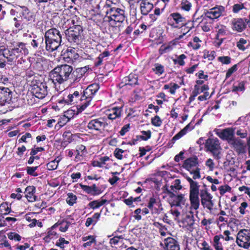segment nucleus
Returning a JSON list of instances; mask_svg holds the SVG:
<instances>
[{
  "label": "nucleus",
  "instance_id": "nucleus-1",
  "mask_svg": "<svg viewBox=\"0 0 250 250\" xmlns=\"http://www.w3.org/2000/svg\"><path fill=\"white\" fill-rule=\"evenodd\" d=\"M99 89L98 84L93 83L83 90L81 88L80 90L69 94L66 97L58 99L57 102L59 104H75L78 110L82 112L91 104V101Z\"/></svg>",
  "mask_w": 250,
  "mask_h": 250
},
{
  "label": "nucleus",
  "instance_id": "nucleus-2",
  "mask_svg": "<svg viewBox=\"0 0 250 250\" xmlns=\"http://www.w3.org/2000/svg\"><path fill=\"white\" fill-rule=\"evenodd\" d=\"M104 8H107L105 15V21L124 23L127 19L125 8L116 6L115 3L111 0H106Z\"/></svg>",
  "mask_w": 250,
  "mask_h": 250
},
{
  "label": "nucleus",
  "instance_id": "nucleus-3",
  "mask_svg": "<svg viewBox=\"0 0 250 250\" xmlns=\"http://www.w3.org/2000/svg\"><path fill=\"white\" fill-rule=\"evenodd\" d=\"M73 67L67 64L58 65L49 74V80L54 85L61 84L69 80Z\"/></svg>",
  "mask_w": 250,
  "mask_h": 250
},
{
  "label": "nucleus",
  "instance_id": "nucleus-4",
  "mask_svg": "<svg viewBox=\"0 0 250 250\" xmlns=\"http://www.w3.org/2000/svg\"><path fill=\"white\" fill-rule=\"evenodd\" d=\"M184 176L189 183L190 208V209L197 210L200 206V199L199 197L200 186L197 182L194 181L186 174H185Z\"/></svg>",
  "mask_w": 250,
  "mask_h": 250
},
{
  "label": "nucleus",
  "instance_id": "nucleus-5",
  "mask_svg": "<svg viewBox=\"0 0 250 250\" xmlns=\"http://www.w3.org/2000/svg\"><path fill=\"white\" fill-rule=\"evenodd\" d=\"M190 22L191 21L187 20L186 17L178 12L171 13L166 19L167 25L172 28L180 29Z\"/></svg>",
  "mask_w": 250,
  "mask_h": 250
},
{
  "label": "nucleus",
  "instance_id": "nucleus-6",
  "mask_svg": "<svg viewBox=\"0 0 250 250\" xmlns=\"http://www.w3.org/2000/svg\"><path fill=\"white\" fill-rule=\"evenodd\" d=\"M37 77H35L32 80L31 91L35 97L42 99L47 94V86L45 82H42Z\"/></svg>",
  "mask_w": 250,
  "mask_h": 250
},
{
  "label": "nucleus",
  "instance_id": "nucleus-7",
  "mask_svg": "<svg viewBox=\"0 0 250 250\" xmlns=\"http://www.w3.org/2000/svg\"><path fill=\"white\" fill-rule=\"evenodd\" d=\"M83 31L69 27L65 31L66 38L71 46H82L83 42Z\"/></svg>",
  "mask_w": 250,
  "mask_h": 250
},
{
  "label": "nucleus",
  "instance_id": "nucleus-8",
  "mask_svg": "<svg viewBox=\"0 0 250 250\" xmlns=\"http://www.w3.org/2000/svg\"><path fill=\"white\" fill-rule=\"evenodd\" d=\"M235 242L241 248L250 249V229H240L237 233Z\"/></svg>",
  "mask_w": 250,
  "mask_h": 250
},
{
  "label": "nucleus",
  "instance_id": "nucleus-9",
  "mask_svg": "<svg viewBox=\"0 0 250 250\" xmlns=\"http://www.w3.org/2000/svg\"><path fill=\"white\" fill-rule=\"evenodd\" d=\"M205 147L207 151L212 153L214 159L219 160L221 158V148L217 138H208L206 141Z\"/></svg>",
  "mask_w": 250,
  "mask_h": 250
},
{
  "label": "nucleus",
  "instance_id": "nucleus-10",
  "mask_svg": "<svg viewBox=\"0 0 250 250\" xmlns=\"http://www.w3.org/2000/svg\"><path fill=\"white\" fill-rule=\"evenodd\" d=\"M108 125L106 119L104 117L92 118L89 120L86 127L91 131L102 132Z\"/></svg>",
  "mask_w": 250,
  "mask_h": 250
},
{
  "label": "nucleus",
  "instance_id": "nucleus-11",
  "mask_svg": "<svg viewBox=\"0 0 250 250\" xmlns=\"http://www.w3.org/2000/svg\"><path fill=\"white\" fill-rule=\"evenodd\" d=\"M79 185L83 192L93 196L99 195L106 188V186L105 184L100 185V183L97 185L93 184L90 186L84 185L82 184H80Z\"/></svg>",
  "mask_w": 250,
  "mask_h": 250
},
{
  "label": "nucleus",
  "instance_id": "nucleus-12",
  "mask_svg": "<svg viewBox=\"0 0 250 250\" xmlns=\"http://www.w3.org/2000/svg\"><path fill=\"white\" fill-rule=\"evenodd\" d=\"M201 204L204 208L211 210L214 204L212 200L213 196L206 190H201L199 193Z\"/></svg>",
  "mask_w": 250,
  "mask_h": 250
},
{
  "label": "nucleus",
  "instance_id": "nucleus-13",
  "mask_svg": "<svg viewBox=\"0 0 250 250\" xmlns=\"http://www.w3.org/2000/svg\"><path fill=\"white\" fill-rule=\"evenodd\" d=\"M138 84V76L135 74L130 73L128 76L124 78L119 85L120 88L131 89Z\"/></svg>",
  "mask_w": 250,
  "mask_h": 250
},
{
  "label": "nucleus",
  "instance_id": "nucleus-14",
  "mask_svg": "<svg viewBox=\"0 0 250 250\" xmlns=\"http://www.w3.org/2000/svg\"><path fill=\"white\" fill-rule=\"evenodd\" d=\"M225 11V7L222 5H216L204 12L205 16L211 20L218 19Z\"/></svg>",
  "mask_w": 250,
  "mask_h": 250
},
{
  "label": "nucleus",
  "instance_id": "nucleus-15",
  "mask_svg": "<svg viewBox=\"0 0 250 250\" xmlns=\"http://www.w3.org/2000/svg\"><path fill=\"white\" fill-rule=\"evenodd\" d=\"M12 92L8 87L0 86V105L9 104L12 102Z\"/></svg>",
  "mask_w": 250,
  "mask_h": 250
},
{
  "label": "nucleus",
  "instance_id": "nucleus-16",
  "mask_svg": "<svg viewBox=\"0 0 250 250\" xmlns=\"http://www.w3.org/2000/svg\"><path fill=\"white\" fill-rule=\"evenodd\" d=\"M63 220L62 221H58L50 228L47 229L46 236L43 238V240L46 242H49L51 239H56L59 237V234L57 231V228L62 224Z\"/></svg>",
  "mask_w": 250,
  "mask_h": 250
},
{
  "label": "nucleus",
  "instance_id": "nucleus-17",
  "mask_svg": "<svg viewBox=\"0 0 250 250\" xmlns=\"http://www.w3.org/2000/svg\"><path fill=\"white\" fill-rule=\"evenodd\" d=\"M109 23V31L110 33V38L114 39L119 37L122 33V30L124 27V23L115 22L111 21H107Z\"/></svg>",
  "mask_w": 250,
  "mask_h": 250
},
{
  "label": "nucleus",
  "instance_id": "nucleus-18",
  "mask_svg": "<svg viewBox=\"0 0 250 250\" xmlns=\"http://www.w3.org/2000/svg\"><path fill=\"white\" fill-rule=\"evenodd\" d=\"M246 21V20H245V18H233L231 21L232 30L237 32H243L247 27Z\"/></svg>",
  "mask_w": 250,
  "mask_h": 250
},
{
  "label": "nucleus",
  "instance_id": "nucleus-19",
  "mask_svg": "<svg viewBox=\"0 0 250 250\" xmlns=\"http://www.w3.org/2000/svg\"><path fill=\"white\" fill-rule=\"evenodd\" d=\"M229 144L239 154L246 152V145L244 141L239 138L235 137Z\"/></svg>",
  "mask_w": 250,
  "mask_h": 250
},
{
  "label": "nucleus",
  "instance_id": "nucleus-20",
  "mask_svg": "<svg viewBox=\"0 0 250 250\" xmlns=\"http://www.w3.org/2000/svg\"><path fill=\"white\" fill-rule=\"evenodd\" d=\"M123 106H115L108 109L106 113L107 119L111 121L120 119L123 114Z\"/></svg>",
  "mask_w": 250,
  "mask_h": 250
},
{
  "label": "nucleus",
  "instance_id": "nucleus-21",
  "mask_svg": "<svg viewBox=\"0 0 250 250\" xmlns=\"http://www.w3.org/2000/svg\"><path fill=\"white\" fill-rule=\"evenodd\" d=\"M161 245L163 246L164 250H180L178 241L171 237L164 239Z\"/></svg>",
  "mask_w": 250,
  "mask_h": 250
},
{
  "label": "nucleus",
  "instance_id": "nucleus-22",
  "mask_svg": "<svg viewBox=\"0 0 250 250\" xmlns=\"http://www.w3.org/2000/svg\"><path fill=\"white\" fill-rule=\"evenodd\" d=\"M182 167L188 171L199 167L198 158L197 156H194L186 159L183 162Z\"/></svg>",
  "mask_w": 250,
  "mask_h": 250
},
{
  "label": "nucleus",
  "instance_id": "nucleus-23",
  "mask_svg": "<svg viewBox=\"0 0 250 250\" xmlns=\"http://www.w3.org/2000/svg\"><path fill=\"white\" fill-rule=\"evenodd\" d=\"M87 16L89 20L93 21L98 25L102 24L104 21H105V16L96 12L93 9L89 11Z\"/></svg>",
  "mask_w": 250,
  "mask_h": 250
},
{
  "label": "nucleus",
  "instance_id": "nucleus-24",
  "mask_svg": "<svg viewBox=\"0 0 250 250\" xmlns=\"http://www.w3.org/2000/svg\"><path fill=\"white\" fill-rule=\"evenodd\" d=\"M8 52L9 53L8 64L18 65V64H21L23 60L14 47L13 48H8Z\"/></svg>",
  "mask_w": 250,
  "mask_h": 250
},
{
  "label": "nucleus",
  "instance_id": "nucleus-25",
  "mask_svg": "<svg viewBox=\"0 0 250 250\" xmlns=\"http://www.w3.org/2000/svg\"><path fill=\"white\" fill-rule=\"evenodd\" d=\"M81 46H71L67 48L65 53H64L66 58L69 59L68 62L71 61L72 62L76 61L79 57V55L77 53L79 48Z\"/></svg>",
  "mask_w": 250,
  "mask_h": 250
},
{
  "label": "nucleus",
  "instance_id": "nucleus-26",
  "mask_svg": "<svg viewBox=\"0 0 250 250\" xmlns=\"http://www.w3.org/2000/svg\"><path fill=\"white\" fill-rule=\"evenodd\" d=\"M44 39L58 40L60 42H62V34L58 29L53 27L45 32Z\"/></svg>",
  "mask_w": 250,
  "mask_h": 250
},
{
  "label": "nucleus",
  "instance_id": "nucleus-27",
  "mask_svg": "<svg viewBox=\"0 0 250 250\" xmlns=\"http://www.w3.org/2000/svg\"><path fill=\"white\" fill-rule=\"evenodd\" d=\"M234 134V129L233 128L229 127L222 130L218 134V135L221 139L227 140L229 144L235 137Z\"/></svg>",
  "mask_w": 250,
  "mask_h": 250
},
{
  "label": "nucleus",
  "instance_id": "nucleus-28",
  "mask_svg": "<svg viewBox=\"0 0 250 250\" xmlns=\"http://www.w3.org/2000/svg\"><path fill=\"white\" fill-rule=\"evenodd\" d=\"M85 67L84 68H77L75 70H72L71 72V77L69 79L71 83H76L79 82L83 78L85 74Z\"/></svg>",
  "mask_w": 250,
  "mask_h": 250
},
{
  "label": "nucleus",
  "instance_id": "nucleus-29",
  "mask_svg": "<svg viewBox=\"0 0 250 250\" xmlns=\"http://www.w3.org/2000/svg\"><path fill=\"white\" fill-rule=\"evenodd\" d=\"M45 43V50L49 53H52L58 50L62 45V42H60L58 40H48L44 39Z\"/></svg>",
  "mask_w": 250,
  "mask_h": 250
},
{
  "label": "nucleus",
  "instance_id": "nucleus-30",
  "mask_svg": "<svg viewBox=\"0 0 250 250\" xmlns=\"http://www.w3.org/2000/svg\"><path fill=\"white\" fill-rule=\"evenodd\" d=\"M8 47L5 46L0 47V68H3L8 64L9 57Z\"/></svg>",
  "mask_w": 250,
  "mask_h": 250
},
{
  "label": "nucleus",
  "instance_id": "nucleus-31",
  "mask_svg": "<svg viewBox=\"0 0 250 250\" xmlns=\"http://www.w3.org/2000/svg\"><path fill=\"white\" fill-rule=\"evenodd\" d=\"M140 4V9L142 15L146 16L153 9L154 5L148 0H141Z\"/></svg>",
  "mask_w": 250,
  "mask_h": 250
},
{
  "label": "nucleus",
  "instance_id": "nucleus-32",
  "mask_svg": "<svg viewBox=\"0 0 250 250\" xmlns=\"http://www.w3.org/2000/svg\"><path fill=\"white\" fill-rule=\"evenodd\" d=\"M178 42L177 39H174L167 43L163 44L159 49V53L163 55L166 53L170 52L173 50L174 47L177 45Z\"/></svg>",
  "mask_w": 250,
  "mask_h": 250
},
{
  "label": "nucleus",
  "instance_id": "nucleus-33",
  "mask_svg": "<svg viewBox=\"0 0 250 250\" xmlns=\"http://www.w3.org/2000/svg\"><path fill=\"white\" fill-rule=\"evenodd\" d=\"M25 197L29 202H33L37 200V196L35 195L36 187L34 186H27L24 192Z\"/></svg>",
  "mask_w": 250,
  "mask_h": 250
},
{
  "label": "nucleus",
  "instance_id": "nucleus-34",
  "mask_svg": "<svg viewBox=\"0 0 250 250\" xmlns=\"http://www.w3.org/2000/svg\"><path fill=\"white\" fill-rule=\"evenodd\" d=\"M77 152L74 161L76 162H81L84 160V158L87 151L86 147L83 145H78L76 148Z\"/></svg>",
  "mask_w": 250,
  "mask_h": 250
},
{
  "label": "nucleus",
  "instance_id": "nucleus-35",
  "mask_svg": "<svg viewBox=\"0 0 250 250\" xmlns=\"http://www.w3.org/2000/svg\"><path fill=\"white\" fill-rule=\"evenodd\" d=\"M20 15L27 21H34L35 15L26 6H21Z\"/></svg>",
  "mask_w": 250,
  "mask_h": 250
},
{
  "label": "nucleus",
  "instance_id": "nucleus-36",
  "mask_svg": "<svg viewBox=\"0 0 250 250\" xmlns=\"http://www.w3.org/2000/svg\"><path fill=\"white\" fill-rule=\"evenodd\" d=\"M159 203L160 202L158 201V200L154 196H153L149 198L147 207L151 210L152 214L160 213V209L155 207V206H158Z\"/></svg>",
  "mask_w": 250,
  "mask_h": 250
},
{
  "label": "nucleus",
  "instance_id": "nucleus-37",
  "mask_svg": "<svg viewBox=\"0 0 250 250\" xmlns=\"http://www.w3.org/2000/svg\"><path fill=\"white\" fill-rule=\"evenodd\" d=\"M185 228L190 232H192L195 229V219L193 215H188L185 219Z\"/></svg>",
  "mask_w": 250,
  "mask_h": 250
},
{
  "label": "nucleus",
  "instance_id": "nucleus-38",
  "mask_svg": "<svg viewBox=\"0 0 250 250\" xmlns=\"http://www.w3.org/2000/svg\"><path fill=\"white\" fill-rule=\"evenodd\" d=\"M14 48L18 52L19 55L22 59L23 54L26 55L29 53L28 49L26 46V43L22 42H17L16 46Z\"/></svg>",
  "mask_w": 250,
  "mask_h": 250
},
{
  "label": "nucleus",
  "instance_id": "nucleus-39",
  "mask_svg": "<svg viewBox=\"0 0 250 250\" xmlns=\"http://www.w3.org/2000/svg\"><path fill=\"white\" fill-rule=\"evenodd\" d=\"M70 20L71 21V22L73 24L72 26L69 27L70 28H72L75 29L77 28L78 29H79V30L80 31H83L82 21L80 20L79 17H77V16H75L70 19H67V21H69Z\"/></svg>",
  "mask_w": 250,
  "mask_h": 250
},
{
  "label": "nucleus",
  "instance_id": "nucleus-40",
  "mask_svg": "<svg viewBox=\"0 0 250 250\" xmlns=\"http://www.w3.org/2000/svg\"><path fill=\"white\" fill-rule=\"evenodd\" d=\"M110 55V52L108 50H104L103 53H101L96 59V61L94 62V66L98 67L101 66L103 63L104 59L105 57H109Z\"/></svg>",
  "mask_w": 250,
  "mask_h": 250
},
{
  "label": "nucleus",
  "instance_id": "nucleus-41",
  "mask_svg": "<svg viewBox=\"0 0 250 250\" xmlns=\"http://www.w3.org/2000/svg\"><path fill=\"white\" fill-rule=\"evenodd\" d=\"M107 202L108 201L106 199H104L103 197H102L101 200H96L89 202L88 206L90 208L94 209L99 208Z\"/></svg>",
  "mask_w": 250,
  "mask_h": 250
},
{
  "label": "nucleus",
  "instance_id": "nucleus-42",
  "mask_svg": "<svg viewBox=\"0 0 250 250\" xmlns=\"http://www.w3.org/2000/svg\"><path fill=\"white\" fill-rule=\"evenodd\" d=\"M77 10V8L74 6L70 5L67 8L64 9L62 12V15L64 18L66 17H70V19L76 16L75 13Z\"/></svg>",
  "mask_w": 250,
  "mask_h": 250
},
{
  "label": "nucleus",
  "instance_id": "nucleus-43",
  "mask_svg": "<svg viewBox=\"0 0 250 250\" xmlns=\"http://www.w3.org/2000/svg\"><path fill=\"white\" fill-rule=\"evenodd\" d=\"M190 127V124L187 125L183 129H181L171 139V142L174 144L176 141L180 139L182 137L186 134Z\"/></svg>",
  "mask_w": 250,
  "mask_h": 250
},
{
  "label": "nucleus",
  "instance_id": "nucleus-44",
  "mask_svg": "<svg viewBox=\"0 0 250 250\" xmlns=\"http://www.w3.org/2000/svg\"><path fill=\"white\" fill-rule=\"evenodd\" d=\"M44 39L43 37H37L35 36L31 42V45L34 49L37 50V48L43 44Z\"/></svg>",
  "mask_w": 250,
  "mask_h": 250
},
{
  "label": "nucleus",
  "instance_id": "nucleus-45",
  "mask_svg": "<svg viewBox=\"0 0 250 250\" xmlns=\"http://www.w3.org/2000/svg\"><path fill=\"white\" fill-rule=\"evenodd\" d=\"M11 211L10 205H9L7 202H3L0 205V215L1 216L7 215Z\"/></svg>",
  "mask_w": 250,
  "mask_h": 250
},
{
  "label": "nucleus",
  "instance_id": "nucleus-46",
  "mask_svg": "<svg viewBox=\"0 0 250 250\" xmlns=\"http://www.w3.org/2000/svg\"><path fill=\"white\" fill-rule=\"evenodd\" d=\"M61 159L59 157H56L54 160L51 161L46 164L47 169L48 170H54L56 169L58 167L59 163Z\"/></svg>",
  "mask_w": 250,
  "mask_h": 250
},
{
  "label": "nucleus",
  "instance_id": "nucleus-47",
  "mask_svg": "<svg viewBox=\"0 0 250 250\" xmlns=\"http://www.w3.org/2000/svg\"><path fill=\"white\" fill-rule=\"evenodd\" d=\"M201 42V40L198 37L195 36L193 38L192 42H189L188 43V47H192L193 50H198L201 47V45L199 44V42Z\"/></svg>",
  "mask_w": 250,
  "mask_h": 250
},
{
  "label": "nucleus",
  "instance_id": "nucleus-48",
  "mask_svg": "<svg viewBox=\"0 0 250 250\" xmlns=\"http://www.w3.org/2000/svg\"><path fill=\"white\" fill-rule=\"evenodd\" d=\"M180 9L186 12H189L191 9L192 3L190 0H182L180 4Z\"/></svg>",
  "mask_w": 250,
  "mask_h": 250
},
{
  "label": "nucleus",
  "instance_id": "nucleus-49",
  "mask_svg": "<svg viewBox=\"0 0 250 250\" xmlns=\"http://www.w3.org/2000/svg\"><path fill=\"white\" fill-rule=\"evenodd\" d=\"M152 70L155 74L160 76L164 73L165 67L162 64L156 63L154 64V67Z\"/></svg>",
  "mask_w": 250,
  "mask_h": 250
},
{
  "label": "nucleus",
  "instance_id": "nucleus-50",
  "mask_svg": "<svg viewBox=\"0 0 250 250\" xmlns=\"http://www.w3.org/2000/svg\"><path fill=\"white\" fill-rule=\"evenodd\" d=\"M187 58V56L182 54L177 57V59L172 60L174 64H179L180 66H184L185 64V59Z\"/></svg>",
  "mask_w": 250,
  "mask_h": 250
},
{
  "label": "nucleus",
  "instance_id": "nucleus-51",
  "mask_svg": "<svg viewBox=\"0 0 250 250\" xmlns=\"http://www.w3.org/2000/svg\"><path fill=\"white\" fill-rule=\"evenodd\" d=\"M67 198L66 199L67 203L70 206H73L76 203L77 197L72 192L67 193Z\"/></svg>",
  "mask_w": 250,
  "mask_h": 250
},
{
  "label": "nucleus",
  "instance_id": "nucleus-52",
  "mask_svg": "<svg viewBox=\"0 0 250 250\" xmlns=\"http://www.w3.org/2000/svg\"><path fill=\"white\" fill-rule=\"evenodd\" d=\"M211 244L215 250H223L224 249L222 242L220 240L213 237L212 241H211Z\"/></svg>",
  "mask_w": 250,
  "mask_h": 250
},
{
  "label": "nucleus",
  "instance_id": "nucleus-53",
  "mask_svg": "<svg viewBox=\"0 0 250 250\" xmlns=\"http://www.w3.org/2000/svg\"><path fill=\"white\" fill-rule=\"evenodd\" d=\"M175 202L174 205L176 207L180 206L181 204L185 205L186 199L184 197V195L182 194H178L176 199L174 200Z\"/></svg>",
  "mask_w": 250,
  "mask_h": 250
},
{
  "label": "nucleus",
  "instance_id": "nucleus-54",
  "mask_svg": "<svg viewBox=\"0 0 250 250\" xmlns=\"http://www.w3.org/2000/svg\"><path fill=\"white\" fill-rule=\"evenodd\" d=\"M181 181L180 179H176L174 181V185H171L170 187V190L168 189L167 190V192L168 193H172L171 190H173L174 188H175L177 190H180L182 188V186L181 185Z\"/></svg>",
  "mask_w": 250,
  "mask_h": 250
},
{
  "label": "nucleus",
  "instance_id": "nucleus-55",
  "mask_svg": "<svg viewBox=\"0 0 250 250\" xmlns=\"http://www.w3.org/2000/svg\"><path fill=\"white\" fill-rule=\"evenodd\" d=\"M142 135H139L141 140L146 141L151 137V131L150 130L147 131L143 130L141 131Z\"/></svg>",
  "mask_w": 250,
  "mask_h": 250
},
{
  "label": "nucleus",
  "instance_id": "nucleus-56",
  "mask_svg": "<svg viewBox=\"0 0 250 250\" xmlns=\"http://www.w3.org/2000/svg\"><path fill=\"white\" fill-rule=\"evenodd\" d=\"M68 120L69 119L66 118L65 116L61 118L58 121V123L56 125L55 128L58 130L60 129L67 123Z\"/></svg>",
  "mask_w": 250,
  "mask_h": 250
},
{
  "label": "nucleus",
  "instance_id": "nucleus-57",
  "mask_svg": "<svg viewBox=\"0 0 250 250\" xmlns=\"http://www.w3.org/2000/svg\"><path fill=\"white\" fill-rule=\"evenodd\" d=\"M153 225L155 227L159 229V231L162 236L166 235V233L165 231L167 230V228L165 226L158 222H154Z\"/></svg>",
  "mask_w": 250,
  "mask_h": 250
},
{
  "label": "nucleus",
  "instance_id": "nucleus-58",
  "mask_svg": "<svg viewBox=\"0 0 250 250\" xmlns=\"http://www.w3.org/2000/svg\"><path fill=\"white\" fill-rule=\"evenodd\" d=\"M13 21H14V26L19 31L22 30L23 27V25L22 23V18L20 17L18 19L15 17L13 18Z\"/></svg>",
  "mask_w": 250,
  "mask_h": 250
},
{
  "label": "nucleus",
  "instance_id": "nucleus-59",
  "mask_svg": "<svg viewBox=\"0 0 250 250\" xmlns=\"http://www.w3.org/2000/svg\"><path fill=\"white\" fill-rule=\"evenodd\" d=\"M151 122L152 125L156 127L160 126L162 124V120L161 119L160 117L156 115L154 117L151 118Z\"/></svg>",
  "mask_w": 250,
  "mask_h": 250
},
{
  "label": "nucleus",
  "instance_id": "nucleus-60",
  "mask_svg": "<svg viewBox=\"0 0 250 250\" xmlns=\"http://www.w3.org/2000/svg\"><path fill=\"white\" fill-rule=\"evenodd\" d=\"M218 189L219 190L220 194L221 196H223L227 192H230L231 188L228 185H225V186H221L219 187Z\"/></svg>",
  "mask_w": 250,
  "mask_h": 250
},
{
  "label": "nucleus",
  "instance_id": "nucleus-61",
  "mask_svg": "<svg viewBox=\"0 0 250 250\" xmlns=\"http://www.w3.org/2000/svg\"><path fill=\"white\" fill-rule=\"evenodd\" d=\"M38 167H27V173L28 175L31 176H33L34 177L37 176L38 175V173L36 171L38 169Z\"/></svg>",
  "mask_w": 250,
  "mask_h": 250
},
{
  "label": "nucleus",
  "instance_id": "nucleus-62",
  "mask_svg": "<svg viewBox=\"0 0 250 250\" xmlns=\"http://www.w3.org/2000/svg\"><path fill=\"white\" fill-rule=\"evenodd\" d=\"M8 238L10 240H14L17 241H20L21 240V236L15 232H10L7 234Z\"/></svg>",
  "mask_w": 250,
  "mask_h": 250
},
{
  "label": "nucleus",
  "instance_id": "nucleus-63",
  "mask_svg": "<svg viewBox=\"0 0 250 250\" xmlns=\"http://www.w3.org/2000/svg\"><path fill=\"white\" fill-rule=\"evenodd\" d=\"M72 135H72V133L70 131H65L63 133V134L62 135V137L64 138V139L65 140V141L70 143L72 142L74 140V139L73 138Z\"/></svg>",
  "mask_w": 250,
  "mask_h": 250
},
{
  "label": "nucleus",
  "instance_id": "nucleus-64",
  "mask_svg": "<svg viewBox=\"0 0 250 250\" xmlns=\"http://www.w3.org/2000/svg\"><path fill=\"white\" fill-rule=\"evenodd\" d=\"M245 6L243 3L234 4L232 6V12L234 13H238L241 10L245 9Z\"/></svg>",
  "mask_w": 250,
  "mask_h": 250
}]
</instances>
